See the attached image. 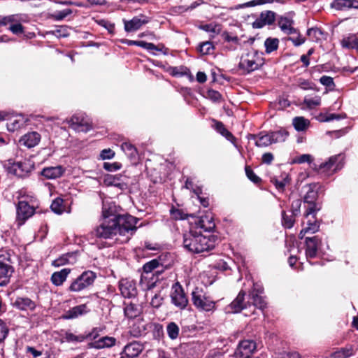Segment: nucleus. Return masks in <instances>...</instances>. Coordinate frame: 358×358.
I'll return each mask as SVG.
<instances>
[{
  "instance_id": "1",
  "label": "nucleus",
  "mask_w": 358,
  "mask_h": 358,
  "mask_svg": "<svg viewBox=\"0 0 358 358\" xmlns=\"http://www.w3.org/2000/svg\"><path fill=\"white\" fill-rule=\"evenodd\" d=\"M216 241L214 236H203L193 229L183 235V246L192 253H201L213 250L215 247Z\"/></svg>"
},
{
  "instance_id": "2",
  "label": "nucleus",
  "mask_w": 358,
  "mask_h": 358,
  "mask_svg": "<svg viewBox=\"0 0 358 358\" xmlns=\"http://www.w3.org/2000/svg\"><path fill=\"white\" fill-rule=\"evenodd\" d=\"M21 199L16 207V222L18 226H22L33 216L38 208V200L34 195L24 194Z\"/></svg>"
},
{
  "instance_id": "3",
  "label": "nucleus",
  "mask_w": 358,
  "mask_h": 358,
  "mask_svg": "<svg viewBox=\"0 0 358 358\" xmlns=\"http://www.w3.org/2000/svg\"><path fill=\"white\" fill-rule=\"evenodd\" d=\"M159 262L157 259H152L144 264L143 273L140 280V285L145 290H150L156 286L158 281L159 275L162 273V270H157L155 273L152 271L158 268Z\"/></svg>"
},
{
  "instance_id": "4",
  "label": "nucleus",
  "mask_w": 358,
  "mask_h": 358,
  "mask_svg": "<svg viewBox=\"0 0 358 358\" xmlns=\"http://www.w3.org/2000/svg\"><path fill=\"white\" fill-rule=\"evenodd\" d=\"M114 218L117 234L125 236L122 242H127L137 229L138 219L130 215H118Z\"/></svg>"
},
{
  "instance_id": "5",
  "label": "nucleus",
  "mask_w": 358,
  "mask_h": 358,
  "mask_svg": "<svg viewBox=\"0 0 358 358\" xmlns=\"http://www.w3.org/2000/svg\"><path fill=\"white\" fill-rule=\"evenodd\" d=\"M110 216L111 214H108L106 209L104 210L103 219L94 230L96 237L107 239L112 238L117 234L115 218Z\"/></svg>"
},
{
  "instance_id": "6",
  "label": "nucleus",
  "mask_w": 358,
  "mask_h": 358,
  "mask_svg": "<svg viewBox=\"0 0 358 358\" xmlns=\"http://www.w3.org/2000/svg\"><path fill=\"white\" fill-rule=\"evenodd\" d=\"M264 64V59L257 51L251 50L242 55L238 64L239 69L245 73L257 70Z\"/></svg>"
},
{
  "instance_id": "7",
  "label": "nucleus",
  "mask_w": 358,
  "mask_h": 358,
  "mask_svg": "<svg viewBox=\"0 0 358 358\" xmlns=\"http://www.w3.org/2000/svg\"><path fill=\"white\" fill-rule=\"evenodd\" d=\"M96 275L92 271H84L70 285L69 291L72 292H81L93 285Z\"/></svg>"
},
{
  "instance_id": "8",
  "label": "nucleus",
  "mask_w": 358,
  "mask_h": 358,
  "mask_svg": "<svg viewBox=\"0 0 358 358\" xmlns=\"http://www.w3.org/2000/svg\"><path fill=\"white\" fill-rule=\"evenodd\" d=\"M343 166V156L336 155L330 157L325 162L322 163L317 169L319 173L329 176L341 169Z\"/></svg>"
},
{
  "instance_id": "9",
  "label": "nucleus",
  "mask_w": 358,
  "mask_h": 358,
  "mask_svg": "<svg viewBox=\"0 0 358 358\" xmlns=\"http://www.w3.org/2000/svg\"><path fill=\"white\" fill-rule=\"evenodd\" d=\"M193 304L199 309L210 311L215 308V302L206 296L201 288L196 287L192 292Z\"/></svg>"
},
{
  "instance_id": "10",
  "label": "nucleus",
  "mask_w": 358,
  "mask_h": 358,
  "mask_svg": "<svg viewBox=\"0 0 358 358\" xmlns=\"http://www.w3.org/2000/svg\"><path fill=\"white\" fill-rule=\"evenodd\" d=\"M306 187L308 190L303 197V201L308 204L306 208L307 215H308L318 212L321 209V206L315 202L318 197L317 184L312 183Z\"/></svg>"
},
{
  "instance_id": "11",
  "label": "nucleus",
  "mask_w": 358,
  "mask_h": 358,
  "mask_svg": "<svg viewBox=\"0 0 358 358\" xmlns=\"http://www.w3.org/2000/svg\"><path fill=\"white\" fill-rule=\"evenodd\" d=\"M170 297L171 303L180 310L185 309L188 304L187 296L178 282L173 285Z\"/></svg>"
},
{
  "instance_id": "12",
  "label": "nucleus",
  "mask_w": 358,
  "mask_h": 358,
  "mask_svg": "<svg viewBox=\"0 0 358 358\" xmlns=\"http://www.w3.org/2000/svg\"><path fill=\"white\" fill-rule=\"evenodd\" d=\"M258 348V344L253 340L241 341L236 349L235 355L237 358H250Z\"/></svg>"
},
{
  "instance_id": "13",
  "label": "nucleus",
  "mask_w": 358,
  "mask_h": 358,
  "mask_svg": "<svg viewBox=\"0 0 358 358\" xmlns=\"http://www.w3.org/2000/svg\"><path fill=\"white\" fill-rule=\"evenodd\" d=\"M69 127L77 132H87L92 129L91 124L83 116L78 115H73L70 119L66 120Z\"/></svg>"
},
{
  "instance_id": "14",
  "label": "nucleus",
  "mask_w": 358,
  "mask_h": 358,
  "mask_svg": "<svg viewBox=\"0 0 358 358\" xmlns=\"http://www.w3.org/2000/svg\"><path fill=\"white\" fill-rule=\"evenodd\" d=\"M245 292L241 291L236 299L227 306V311L231 313H240L243 309L250 306V302H245Z\"/></svg>"
},
{
  "instance_id": "15",
  "label": "nucleus",
  "mask_w": 358,
  "mask_h": 358,
  "mask_svg": "<svg viewBox=\"0 0 358 358\" xmlns=\"http://www.w3.org/2000/svg\"><path fill=\"white\" fill-rule=\"evenodd\" d=\"M263 292L264 289L261 285L255 284L249 294L250 299L252 301V304L261 310H263L266 306L264 297L261 295Z\"/></svg>"
},
{
  "instance_id": "16",
  "label": "nucleus",
  "mask_w": 358,
  "mask_h": 358,
  "mask_svg": "<svg viewBox=\"0 0 358 358\" xmlns=\"http://www.w3.org/2000/svg\"><path fill=\"white\" fill-rule=\"evenodd\" d=\"M14 268L8 262L0 260V286L3 287L10 282Z\"/></svg>"
},
{
  "instance_id": "17",
  "label": "nucleus",
  "mask_w": 358,
  "mask_h": 358,
  "mask_svg": "<svg viewBox=\"0 0 358 358\" xmlns=\"http://www.w3.org/2000/svg\"><path fill=\"white\" fill-rule=\"evenodd\" d=\"M306 255L308 259L317 256L321 240L318 236L307 237L306 238Z\"/></svg>"
},
{
  "instance_id": "18",
  "label": "nucleus",
  "mask_w": 358,
  "mask_h": 358,
  "mask_svg": "<svg viewBox=\"0 0 358 358\" xmlns=\"http://www.w3.org/2000/svg\"><path fill=\"white\" fill-rule=\"evenodd\" d=\"M120 290L122 295L125 298L134 297L137 294L135 282L128 279H122L120 281Z\"/></svg>"
},
{
  "instance_id": "19",
  "label": "nucleus",
  "mask_w": 358,
  "mask_h": 358,
  "mask_svg": "<svg viewBox=\"0 0 358 358\" xmlns=\"http://www.w3.org/2000/svg\"><path fill=\"white\" fill-rule=\"evenodd\" d=\"M143 349V344L138 341H133L124 346L122 355L127 358H136L142 352Z\"/></svg>"
},
{
  "instance_id": "20",
  "label": "nucleus",
  "mask_w": 358,
  "mask_h": 358,
  "mask_svg": "<svg viewBox=\"0 0 358 358\" xmlns=\"http://www.w3.org/2000/svg\"><path fill=\"white\" fill-rule=\"evenodd\" d=\"M149 22V18L142 15L141 17H134L131 20H124V29L127 32H131L139 29L143 24Z\"/></svg>"
},
{
  "instance_id": "21",
  "label": "nucleus",
  "mask_w": 358,
  "mask_h": 358,
  "mask_svg": "<svg viewBox=\"0 0 358 358\" xmlns=\"http://www.w3.org/2000/svg\"><path fill=\"white\" fill-rule=\"evenodd\" d=\"M89 312L90 309L87 306L86 304H81L74 306L66 311L65 313L62 315V318L64 320H73L84 315Z\"/></svg>"
},
{
  "instance_id": "22",
  "label": "nucleus",
  "mask_w": 358,
  "mask_h": 358,
  "mask_svg": "<svg viewBox=\"0 0 358 358\" xmlns=\"http://www.w3.org/2000/svg\"><path fill=\"white\" fill-rule=\"evenodd\" d=\"M275 20V13L271 10L262 12L259 17L253 22L254 28H262L268 24H272Z\"/></svg>"
},
{
  "instance_id": "23",
  "label": "nucleus",
  "mask_w": 358,
  "mask_h": 358,
  "mask_svg": "<svg viewBox=\"0 0 358 358\" xmlns=\"http://www.w3.org/2000/svg\"><path fill=\"white\" fill-rule=\"evenodd\" d=\"M40 141L41 135L36 131H31L23 135L19 140V143L21 145L31 148L36 146Z\"/></svg>"
},
{
  "instance_id": "24",
  "label": "nucleus",
  "mask_w": 358,
  "mask_h": 358,
  "mask_svg": "<svg viewBox=\"0 0 358 358\" xmlns=\"http://www.w3.org/2000/svg\"><path fill=\"white\" fill-rule=\"evenodd\" d=\"M32 166L29 162H18L13 163L10 168V172L17 177H24L31 171Z\"/></svg>"
},
{
  "instance_id": "25",
  "label": "nucleus",
  "mask_w": 358,
  "mask_h": 358,
  "mask_svg": "<svg viewBox=\"0 0 358 358\" xmlns=\"http://www.w3.org/2000/svg\"><path fill=\"white\" fill-rule=\"evenodd\" d=\"M316 213H313L311 215H307V210H306L305 218L307 219V221L306 226L302 229L303 233L313 234L319 230L320 223L316 219Z\"/></svg>"
},
{
  "instance_id": "26",
  "label": "nucleus",
  "mask_w": 358,
  "mask_h": 358,
  "mask_svg": "<svg viewBox=\"0 0 358 358\" xmlns=\"http://www.w3.org/2000/svg\"><path fill=\"white\" fill-rule=\"evenodd\" d=\"M331 8L337 10H346L350 8H358L357 0H334L331 4Z\"/></svg>"
},
{
  "instance_id": "27",
  "label": "nucleus",
  "mask_w": 358,
  "mask_h": 358,
  "mask_svg": "<svg viewBox=\"0 0 358 358\" xmlns=\"http://www.w3.org/2000/svg\"><path fill=\"white\" fill-rule=\"evenodd\" d=\"M64 173V169L62 166H57L44 168L41 175L47 179H56L61 177Z\"/></svg>"
},
{
  "instance_id": "28",
  "label": "nucleus",
  "mask_w": 358,
  "mask_h": 358,
  "mask_svg": "<svg viewBox=\"0 0 358 358\" xmlns=\"http://www.w3.org/2000/svg\"><path fill=\"white\" fill-rule=\"evenodd\" d=\"M116 339L114 337L103 336L97 341H94L89 344L90 348L96 349H102L110 348L115 345Z\"/></svg>"
},
{
  "instance_id": "29",
  "label": "nucleus",
  "mask_w": 358,
  "mask_h": 358,
  "mask_svg": "<svg viewBox=\"0 0 358 358\" xmlns=\"http://www.w3.org/2000/svg\"><path fill=\"white\" fill-rule=\"evenodd\" d=\"M13 306L21 310H33L36 308L35 303L27 297L17 298Z\"/></svg>"
},
{
  "instance_id": "30",
  "label": "nucleus",
  "mask_w": 358,
  "mask_h": 358,
  "mask_svg": "<svg viewBox=\"0 0 358 358\" xmlns=\"http://www.w3.org/2000/svg\"><path fill=\"white\" fill-rule=\"evenodd\" d=\"M293 24V20L285 16H282L278 20L279 27L286 34L296 33V30L294 28Z\"/></svg>"
},
{
  "instance_id": "31",
  "label": "nucleus",
  "mask_w": 358,
  "mask_h": 358,
  "mask_svg": "<svg viewBox=\"0 0 358 358\" xmlns=\"http://www.w3.org/2000/svg\"><path fill=\"white\" fill-rule=\"evenodd\" d=\"M355 354V348L352 345H347L339 348L331 354V358H349Z\"/></svg>"
},
{
  "instance_id": "32",
  "label": "nucleus",
  "mask_w": 358,
  "mask_h": 358,
  "mask_svg": "<svg viewBox=\"0 0 358 358\" xmlns=\"http://www.w3.org/2000/svg\"><path fill=\"white\" fill-rule=\"evenodd\" d=\"M249 138L255 140V145L257 147H267L273 143L269 133L266 134H259L258 135L250 134Z\"/></svg>"
},
{
  "instance_id": "33",
  "label": "nucleus",
  "mask_w": 358,
  "mask_h": 358,
  "mask_svg": "<svg viewBox=\"0 0 358 358\" xmlns=\"http://www.w3.org/2000/svg\"><path fill=\"white\" fill-rule=\"evenodd\" d=\"M86 340V336H83V334L75 335L69 331H66L64 334H61L60 343H81Z\"/></svg>"
},
{
  "instance_id": "34",
  "label": "nucleus",
  "mask_w": 358,
  "mask_h": 358,
  "mask_svg": "<svg viewBox=\"0 0 358 358\" xmlns=\"http://www.w3.org/2000/svg\"><path fill=\"white\" fill-rule=\"evenodd\" d=\"M25 120L21 115L10 117L7 124V128L10 131H15L24 125Z\"/></svg>"
},
{
  "instance_id": "35",
  "label": "nucleus",
  "mask_w": 358,
  "mask_h": 358,
  "mask_svg": "<svg viewBox=\"0 0 358 358\" xmlns=\"http://www.w3.org/2000/svg\"><path fill=\"white\" fill-rule=\"evenodd\" d=\"M71 270L69 268H63L60 271L53 273L51 276V282L55 286L62 285L66 280Z\"/></svg>"
},
{
  "instance_id": "36",
  "label": "nucleus",
  "mask_w": 358,
  "mask_h": 358,
  "mask_svg": "<svg viewBox=\"0 0 358 358\" xmlns=\"http://www.w3.org/2000/svg\"><path fill=\"white\" fill-rule=\"evenodd\" d=\"M124 315L129 318L133 319L140 315L141 313V308L135 303H129L128 304L124 303Z\"/></svg>"
},
{
  "instance_id": "37",
  "label": "nucleus",
  "mask_w": 358,
  "mask_h": 358,
  "mask_svg": "<svg viewBox=\"0 0 358 358\" xmlns=\"http://www.w3.org/2000/svg\"><path fill=\"white\" fill-rule=\"evenodd\" d=\"M215 227V224L212 217L206 215L202 217L196 224V228L203 229L205 231H211Z\"/></svg>"
},
{
  "instance_id": "38",
  "label": "nucleus",
  "mask_w": 358,
  "mask_h": 358,
  "mask_svg": "<svg viewBox=\"0 0 358 358\" xmlns=\"http://www.w3.org/2000/svg\"><path fill=\"white\" fill-rule=\"evenodd\" d=\"M120 178L121 176L120 175L108 176L104 179V182L108 186H115L120 188V189H125L127 185L125 182H122Z\"/></svg>"
},
{
  "instance_id": "39",
  "label": "nucleus",
  "mask_w": 358,
  "mask_h": 358,
  "mask_svg": "<svg viewBox=\"0 0 358 358\" xmlns=\"http://www.w3.org/2000/svg\"><path fill=\"white\" fill-rule=\"evenodd\" d=\"M215 128L217 132H219L222 136L225 137L228 141L231 142L235 146L236 145V138L234 135L228 131L222 122L215 121Z\"/></svg>"
},
{
  "instance_id": "40",
  "label": "nucleus",
  "mask_w": 358,
  "mask_h": 358,
  "mask_svg": "<svg viewBox=\"0 0 358 358\" xmlns=\"http://www.w3.org/2000/svg\"><path fill=\"white\" fill-rule=\"evenodd\" d=\"M269 134L273 143L285 142L289 136V132L285 129H280Z\"/></svg>"
},
{
  "instance_id": "41",
  "label": "nucleus",
  "mask_w": 358,
  "mask_h": 358,
  "mask_svg": "<svg viewBox=\"0 0 358 358\" xmlns=\"http://www.w3.org/2000/svg\"><path fill=\"white\" fill-rule=\"evenodd\" d=\"M294 129L298 131H304L310 126V121L303 117H296L292 120Z\"/></svg>"
},
{
  "instance_id": "42",
  "label": "nucleus",
  "mask_w": 358,
  "mask_h": 358,
  "mask_svg": "<svg viewBox=\"0 0 358 358\" xmlns=\"http://www.w3.org/2000/svg\"><path fill=\"white\" fill-rule=\"evenodd\" d=\"M64 203V201L62 198L57 197L52 201L50 208L54 213L62 214L66 210Z\"/></svg>"
},
{
  "instance_id": "43",
  "label": "nucleus",
  "mask_w": 358,
  "mask_h": 358,
  "mask_svg": "<svg viewBox=\"0 0 358 358\" xmlns=\"http://www.w3.org/2000/svg\"><path fill=\"white\" fill-rule=\"evenodd\" d=\"M321 103V98L320 96H315L314 97L306 96L303 100V104L306 108L309 109H313L315 107L320 106Z\"/></svg>"
},
{
  "instance_id": "44",
  "label": "nucleus",
  "mask_w": 358,
  "mask_h": 358,
  "mask_svg": "<svg viewBox=\"0 0 358 358\" xmlns=\"http://www.w3.org/2000/svg\"><path fill=\"white\" fill-rule=\"evenodd\" d=\"M121 148L129 157H136L137 155V150L131 143L129 142H124L122 144Z\"/></svg>"
},
{
  "instance_id": "45",
  "label": "nucleus",
  "mask_w": 358,
  "mask_h": 358,
  "mask_svg": "<svg viewBox=\"0 0 358 358\" xmlns=\"http://www.w3.org/2000/svg\"><path fill=\"white\" fill-rule=\"evenodd\" d=\"M274 0H252L242 4H238L236 6V9L244 8L247 7H252L265 3H273Z\"/></svg>"
},
{
  "instance_id": "46",
  "label": "nucleus",
  "mask_w": 358,
  "mask_h": 358,
  "mask_svg": "<svg viewBox=\"0 0 358 358\" xmlns=\"http://www.w3.org/2000/svg\"><path fill=\"white\" fill-rule=\"evenodd\" d=\"M342 46L345 48H355L358 45V39L355 36L345 38L341 41Z\"/></svg>"
},
{
  "instance_id": "47",
  "label": "nucleus",
  "mask_w": 358,
  "mask_h": 358,
  "mask_svg": "<svg viewBox=\"0 0 358 358\" xmlns=\"http://www.w3.org/2000/svg\"><path fill=\"white\" fill-rule=\"evenodd\" d=\"M278 39L277 38H267L264 42V45L266 48V52L267 53H270L275 50H277L278 47Z\"/></svg>"
},
{
  "instance_id": "48",
  "label": "nucleus",
  "mask_w": 358,
  "mask_h": 358,
  "mask_svg": "<svg viewBox=\"0 0 358 358\" xmlns=\"http://www.w3.org/2000/svg\"><path fill=\"white\" fill-rule=\"evenodd\" d=\"M167 334L170 338L176 339L179 334V327L174 322H171L168 324L167 328Z\"/></svg>"
},
{
  "instance_id": "49",
  "label": "nucleus",
  "mask_w": 358,
  "mask_h": 358,
  "mask_svg": "<svg viewBox=\"0 0 358 358\" xmlns=\"http://www.w3.org/2000/svg\"><path fill=\"white\" fill-rule=\"evenodd\" d=\"M214 49L213 43L210 41L203 42L199 45V51L202 55H209Z\"/></svg>"
},
{
  "instance_id": "50",
  "label": "nucleus",
  "mask_w": 358,
  "mask_h": 358,
  "mask_svg": "<svg viewBox=\"0 0 358 358\" xmlns=\"http://www.w3.org/2000/svg\"><path fill=\"white\" fill-rule=\"evenodd\" d=\"M307 35L312 41H317L320 39L322 32L318 28H310L308 29Z\"/></svg>"
},
{
  "instance_id": "51",
  "label": "nucleus",
  "mask_w": 358,
  "mask_h": 358,
  "mask_svg": "<svg viewBox=\"0 0 358 358\" xmlns=\"http://www.w3.org/2000/svg\"><path fill=\"white\" fill-rule=\"evenodd\" d=\"M146 328L144 325L140 326L139 324H134L131 333L134 337H139L145 334Z\"/></svg>"
},
{
  "instance_id": "52",
  "label": "nucleus",
  "mask_w": 358,
  "mask_h": 358,
  "mask_svg": "<svg viewBox=\"0 0 358 358\" xmlns=\"http://www.w3.org/2000/svg\"><path fill=\"white\" fill-rule=\"evenodd\" d=\"M245 174L248 179L253 182L255 184L259 183L261 181V179L259 177H258L254 171L252 170V169L249 166H246L245 168Z\"/></svg>"
},
{
  "instance_id": "53",
  "label": "nucleus",
  "mask_w": 358,
  "mask_h": 358,
  "mask_svg": "<svg viewBox=\"0 0 358 358\" xmlns=\"http://www.w3.org/2000/svg\"><path fill=\"white\" fill-rule=\"evenodd\" d=\"M343 118V116L334 113H325L320 115V120L322 122H330L334 120H340Z\"/></svg>"
},
{
  "instance_id": "54",
  "label": "nucleus",
  "mask_w": 358,
  "mask_h": 358,
  "mask_svg": "<svg viewBox=\"0 0 358 358\" xmlns=\"http://www.w3.org/2000/svg\"><path fill=\"white\" fill-rule=\"evenodd\" d=\"M170 213L172 217L175 220H185L187 217V215L184 213V212L180 209L172 208L170 210Z\"/></svg>"
},
{
  "instance_id": "55",
  "label": "nucleus",
  "mask_w": 358,
  "mask_h": 358,
  "mask_svg": "<svg viewBox=\"0 0 358 358\" xmlns=\"http://www.w3.org/2000/svg\"><path fill=\"white\" fill-rule=\"evenodd\" d=\"M9 329L6 324L0 319V343H3L8 334Z\"/></svg>"
},
{
  "instance_id": "56",
  "label": "nucleus",
  "mask_w": 358,
  "mask_h": 358,
  "mask_svg": "<svg viewBox=\"0 0 358 358\" xmlns=\"http://www.w3.org/2000/svg\"><path fill=\"white\" fill-rule=\"evenodd\" d=\"M201 29L207 32H212L214 34H218L220 31V25L213 23L202 25Z\"/></svg>"
},
{
  "instance_id": "57",
  "label": "nucleus",
  "mask_w": 358,
  "mask_h": 358,
  "mask_svg": "<svg viewBox=\"0 0 358 358\" xmlns=\"http://www.w3.org/2000/svg\"><path fill=\"white\" fill-rule=\"evenodd\" d=\"M313 157L312 155H309V154H303V155H301L297 157H296L294 159V163H297V164H303V163H309L310 164L312 162H313Z\"/></svg>"
},
{
  "instance_id": "58",
  "label": "nucleus",
  "mask_w": 358,
  "mask_h": 358,
  "mask_svg": "<svg viewBox=\"0 0 358 358\" xmlns=\"http://www.w3.org/2000/svg\"><path fill=\"white\" fill-rule=\"evenodd\" d=\"M3 26H6L8 24H14L15 22H19L20 21L19 15H10L7 16H3Z\"/></svg>"
},
{
  "instance_id": "59",
  "label": "nucleus",
  "mask_w": 358,
  "mask_h": 358,
  "mask_svg": "<svg viewBox=\"0 0 358 358\" xmlns=\"http://www.w3.org/2000/svg\"><path fill=\"white\" fill-rule=\"evenodd\" d=\"M207 97L213 102H220L222 99V95L220 93L214 90H208Z\"/></svg>"
},
{
  "instance_id": "60",
  "label": "nucleus",
  "mask_w": 358,
  "mask_h": 358,
  "mask_svg": "<svg viewBox=\"0 0 358 358\" xmlns=\"http://www.w3.org/2000/svg\"><path fill=\"white\" fill-rule=\"evenodd\" d=\"M294 220L292 215H287L285 212H282V224L285 227L290 229L293 227Z\"/></svg>"
},
{
  "instance_id": "61",
  "label": "nucleus",
  "mask_w": 358,
  "mask_h": 358,
  "mask_svg": "<svg viewBox=\"0 0 358 358\" xmlns=\"http://www.w3.org/2000/svg\"><path fill=\"white\" fill-rule=\"evenodd\" d=\"M122 167V165L119 162H113V163H109V162H105L103 164V168L108 171H114L120 169Z\"/></svg>"
},
{
  "instance_id": "62",
  "label": "nucleus",
  "mask_w": 358,
  "mask_h": 358,
  "mask_svg": "<svg viewBox=\"0 0 358 358\" xmlns=\"http://www.w3.org/2000/svg\"><path fill=\"white\" fill-rule=\"evenodd\" d=\"M163 301V297L160 294H155L151 299L150 305L154 308H159Z\"/></svg>"
},
{
  "instance_id": "63",
  "label": "nucleus",
  "mask_w": 358,
  "mask_h": 358,
  "mask_svg": "<svg viewBox=\"0 0 358 358\" xmlns=\"http://www.w3.org/2000/svg\"><path fill=\"white\" fill-rule=\"evenodd\" d=\"M9 30L12 31V33L15 34H21L24 32L23 26L19 22H15L13 24H10L9 27Z\"/></svg>"
},
{
  "instance_id": "64",
  "label": "nucleus",
  "mask_w": 358,
  "mask_h": 358,
  "mask_svg": "<svg viewBox=\"0 0 358 358\" xmlns=\"http://www.w3.org/2000/svg\"><path fill=\"white\" fill-rule=\"evenodd\" d=\"M71 13H72V10L69 8H66L63 10L57 12L55 14V18L57 20H62Z\"/></svg>"
}]
</instances>
